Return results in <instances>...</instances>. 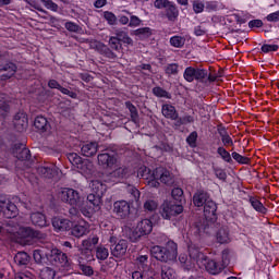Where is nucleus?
I'll return each mask as SVG.
<instances>
[{
    "instance_id": "c85d7f7f",
    "label": "nucleus",
    "mask_w": 279,
    "mask_h": 279,
    "mask_svg": "<svg viewBox=\"0 0 279 279\" xmlns=\"http://www.w3.org/2000/svg\"><path fill=\"white\" fill-rule=\"evenodd\" d=\"M90 189L93 193L98 195V197H102V195H106V192L108 191V185L99 180H94L90 183Z\"/></svg>"
},
{
    "instance_id": "680f3d73",
    "label": "nucleus",
    "mask_w": 279,
    "mask_h": 279,
    "mask_svg": "<svg viewBox=\"0 0 279 279\" xmlns=\"http://www.w3.org/2000/svg\"><path fill=\"white\" fill-rule=\"evenodd\" d=\"M279 49V46L278 45H269V44H264L262 47H260V51L263 53H271L272 51L276 52L278 51Z\"/></svg>"
},
{
    "instance_id": "a19ab883",
    "label": "nucleus",
    "mask_w": 279,
    "mask_h": 279,
    "mask_svg": "<svg viewBox=\"0 0 279 279\" xmlns=\"http://www.w3.org/2000/svg\"><path fill=\"white\" fill-rule=\"evenodd\" d=\"M110 256V252L104 245H99L96 247V258L98 260H106Z\"/></svg>"
},
{
    "instance_id": "393cba45",
    "label": "nucleus",
    "mask_w": 279,
    "mask_h": 279,
    "mask_svg": "<svg viewBox=\"0 0 279 279\" xmlns=\"http://www.w3.org/2000/svg\"><path fill=\"white\" fill-rule=\"evenodd\" d=\"M165 12H166V17L171 23H175V20L180 16V9H178V5L173 1H170L168 7H166Z\"/></svg>"
},
{
    "instance_id": "4d7b16f0",
    "label": "nucleus",
    "mask_w": 279,
    "mask_h": 279,
    "mask_svg": "<svg viewBox=\"0 0 279 279\" xmlns=\"http://www.w3.org/2000/svg\"><path fill=\"white\" fill-rule=\"evenodd\" d=\"M172 198L175 199V202H182L184 199V190L181 187H174L171 191Z\"/></svg>"
},
{
    "instance_id": "603ef678",
    "label": "nucleus",
    "mask_w": 279,
    "mask_h": 279,
    "mask_svg": "<svg viewBox=\"0 0 279 279\" xmlns=\"http://www.w3.org/2000/svg\"><path fill=\"white\" fill-rule=\"evenodd\" d=\"M192 8L194 14H202L205 10V2L201 0H194L192 1Z\"/></svg>"
},
{
    "instance_id": "f8f14e48",
    "label": "nucleus",
    "mask_w": 279,
    "mask_h": 279,
    "mask_svg": "<svg viewBox=\"0 0 279 279\" xmlns=\"http://www.w3.org/2000/svg\"><path fill=\"white\" fill-rule=\"evenodd\" d=\"M13 125L15 132H25L27 126L29 125V120L27 118V113L25 112H17L13 118Z\"/></svg>"
},
{
    "instance_id": "5fc2aeb1",
    "label": "nucleus",
    "mask_w": 279,
    "mask_h": 279,
    "mask_svg": "<svg viewBox=\"0 0 279 279\" xmlns=\"http://www.w3.org/2000/svg\"><path fill=\"white\" fill-rule=\"evenodd\" d=\"M87 202L94 206V208H97L99 206V204L101 203V196L95 194V192H93L92 194L87 195Z\"/></svg>"
},
{
    "instance_id": "09e8293b",
    "label": "nucleus",
    "mask_w": 279,
    "mask_h": 279,
    "mask_svg": "<svg viewBox=\"0 0 279 279\" xmlns=\"http://www.w3.org/2000/svg\"><path fill=\"white\" fill-rule=\"evenodd\" d=\"M180 65L178 63H168L165 68L166 75H178L180 73Z\"/></svg>"
},
{
    "instance_id": "4be33fe9",
    "label": "nucleus",
    "mask_w": 279,
    "mask_h": 279,
    "mask_svg": "<svg viewBox=\"0 0 279 279\" xmlns=\"http://www.w3.org/2000/svg\"><path fill=\"white\" fill-rule=\"evenodd\" d=\"M195 123V116H191L189 113H184L180 117V113L178 114V119L174 120L173 128L174 130H180L182 125H191Z\"/></svg>"
},
{
    "instance_id": "f03ea898",
    "label": "nucleus",
    "mask_w": 279,
    "mask_h": 279,
    "mask_svg": "<svg viewBox=\"0 0 279 279\" xmlns=\"http://www.w3.org/2000/svg\"><path fill=\"white\" fill-rule=\"evenodd\" d=\"M150 255L160 263H173L178 258V243L169 240L165 246H151Z\"/></svg>"
},
{
    "instance_id": "2eb2a0df",
    "label": "nucleus",
    "mask_w": 279,
    "mask_h": 279,
    "mask_svg": "<svg viewBox=\"0 0 279 279\" xmlns=\"http://www.w3.org/2000/svg\"><path fill=\"white\" fill-rule=\"evenodd\" d=\"M203 206L205 219L207 221H217V203L209 198Z\"/></svg>"
},
{
    "instance_id": "37998d69",
    "label": "nucleus",
    "mask_w": 279,
    "mask_h": 279,
    "mask_svg": "<svg viewBox=\"0 0 279 279\" xmlns=\"http://www.w3.org/2000/svg\"><path fill=\"white\" fill-rule=\"evenodd\" d=\"M231 158H233L238 165H250V162H252L250 157H245L236 151L231 153Z\"/></svg>"
},
{
    "instance_id": "e2e57ef3",
    "label": "nucleus",
    "mask_w": 279,
    "mask_h": 279,
    "mask_svg": "<svg viewBox=\"0 0 279 279\" xmlns=\"http://www.w3.org/2000/svg\"><path fill=\"white\" fill-rule=\"evenodd\" d=\"M220 265H223V269L230 265V252L228 250H223L221 254V262Z\"/></svg>"
},
{
    "instance_id": "79ce46f5",
    "label": "nucleus",
    "mask_w": 279,
    "mask_h": 279,
    "mask_svg": "<svg viewBox=\"0 0 279 279\" xmlns=\"http://www.w3.org/2000/svg\"><path fill=\"white\" fill-rule=\"evenodd\" d=\"M153 95L155 97H159L163 99H171V94L160 86H156L153 88Z\"/></svg>"
},
{
    "instance_id": "1a4fd4ad",
    "label": "nucleus",
    "mask_w": 279,
    "mask_h": 279,
    "mask_svg": "<svg viewBox=\"0 0 279 279\" xmlns=\"http://www.w3.org/2000/svg\"><path fill=\"white\" fill-rule=\"evenodd\" d=\"M0 210L4 219H14L19 215V207L9 198L0 199Z\"/></svg>"
},
{
    "instance_id": "13d9d810",
    "label": "nucleus",
    "mask_w": 279,
    "mask_h": 279,
    "mask_svg": "<svg viewBox=\"0 0 279 279\" xmlns=\"http://www.w3.org/2000/svg\"><path fill=\"white\" fill-rule=\"evenodd\" d=\"M173 268L169 266H162L161 267V278L162 279H173Z\"/></svg>"
},
{
    "instance_id": "9b49d317",
    "label": "nucleus",
    "mask_w": 279,
    "mask_h": 279,
    "mask_svg": "<svg viewBox=\"0 0 279 279\" xmlns=\"http://www.w3.org/2000/svg\"><path fill=\"white\" fill-rule=\"evenodd\" d=\"M112 213L119 219H128L130 217V204L128 201H116L113 203Z\"/></svg>"
},
{
    "instance_id": "cd10ccee",
    "label": "nucleus",
    "mask_w": 279,
    "mask_h": 279,
    "mask_svg": "<svg viewBox=\"0 0 279 279\" xmlns=\"http://www.w3.org/2000/svg\"><path fill=\"white\" fill-rule=\"evenodd\" d=\"M70 230H71L72 236H75L76 239H81V236H84V234H86L88 232V227L86 226L85 221L80 222L74 226L72 222V227Z\"/></svg>"
},
{
    "instance_id": "423d86ee",
    "label": "nucleus",
    "mask_w": 279,
    "mask_h": 279,
    "mask_svg": "<svg viewBox=\"0 0 279 279\" xmlns=\"http://www.w3.org/2000/svg\"><path fill=\"white\" fill-rule=\"evenodd\" d=\"M48 265H60L61 267H71L69 256L60 248H51L48 251Z\"/></svg>"
},
{
    "instance_id": "864d4df0",
    "label": "nucleus",
    "mask_w": 279,
    "mask_h": 279,
    "mask_svg": "<svg viewBox=\"0 0 279 279\" xmlns=\"http://www.w3.org/2000/svg\"><path fill=\"white\" fill-rule=\"evenodd\" d=\"M205 3V12H217L219 10V1L210 0L204 1Z\"/></svg>"
},
{
    "instance_id": "ea45409f",
    "label": "nucleus",
    "mask_w": 279,
    "mask_h": 279,
    "mask_svg": "<svg viewBox=\"0 0 279 279\" xmlns=\"http://www.w3.org/2000/svg\"><path fill=\"white\" fill-rule=\"evenodd\" d=\"M125 108L129 109V111H130L131 121H133V123H137L138 122V109H136V106H134V104H132V101L128 100V101H125Z\"/></svg>"
},
{
    "instance_id": "4c0bfd02",
    "label": "nucleus",
    "mask_w": 279,
    "mask_h": 279,
    "mask_svg": "<svg viewBox=\"0 0 279 279\" xmlns=\"http://www.w3.org/2000/svg\"><path fill=\"white\" fill-rule=\"evenodd\" d=\"M31 260V257L27 253L25 252H19L16 253V255L14 256V263H16V265L20 266H25L28 265Z\"/></svg>"
},
{
    "instance_id": "2f4dec72",
    "label": "nucleus",
    "mask_w": 279,
    "mask_h": 279,
    "mask_svg": "<svg viewBox=\"0 0 279 279\" xmlns=\"http://www.w3.org/2000/svg\"><path fill=\"white\" fill-rule=\"evenodd\" d=\"M98 51L100 56H104V58H107L108 60H117L118 58L117 52H114L110 46H106V44H101Z\"/></svg>"
},
{
    "instance_id": "4468645a",
    "label": "nucleus",
    "mask_w": 279,
    "mask_h": 279,
    "mask_svg": "<svg viewBox=\"0 0 279 279\" xmlns=\"http://www.w3.org/2000/svg\"><path fill=\"white\" fill-rule=\"evenodd\" d=\"M151 230H154V222H151L149 219H143L137 223L135 234L138 239H141V236L151 234Z\"/></svg>"
},
{
    "instance_id": "6e6d98bb",
    "label": "nucleus",
    "mask_w": 279,
    "mask_h": 279,
    "mask_svg": "<svg viewBox=\"0 0 279 279\" xmlns=\"http://www.w3.org/2000/svg\"><path fill=\"white\" fill-rule=\"evenodd\" d=\"M105 21H107L108 25H117V15L111 11H105L102 14Z\"/></svg>"
},
{
    "instance_id": "a878e982",
    "label": "nucleus",
    "mask_w": 279,
    "mask_h": 279,
    "mask_svg": "<svg viewBox=\"0 0 279 279\" xmlns=\"http://www.w3.org/2000/svg\"><path fill=\"white\" fill-rule=\"evenodd\" d=\"M248 204H251L252 208L256 211L259 213L260 215H267V213H269V210L267 209V207H265V205L263 204V202H260V199H258L257 196H248Z\"/></svg>"
},
{
    "instance_id": "20e7f679",
    "label": "nucleus",
    "mask_w": 279,
    "mask_h": 279,
    "mask_svg": "<svg viewBox=\"0 0 279 279\" xmlns=\"http://www.w3.org/2000/svg\"><path fill=\"white\" fill-rule=\"evenodd\" d=\"M206 77H208V70L202 68L187 66L183 72V80L190 84L193 82L202 84L206 81Z\"/></svg>"
},
{
    "instance_id": "b1692460",
    "label": "nucleus",
    "mask_w": 279,
    "mask_h": 279,
    "mask_svg": "<svg viewBox=\"0 0 279 279\" xmlns=\"http://www.w3.org/2000/svg\"><path fill=\"white\" fill-rule=\"evenodd\" d=\"M97 149H99L97 142H89L81 147V154L85 156V158H93V156L97 154Z\"/></svg>"
},
{
    "instance_id": "5701e85b",
    "label": "nucleus",
    "mask_w": 279,
    "mask_h": 279,
    "mask_svg": "<svg viewBox=\"0 0 279 279\" xmlns=\"http://www.w3.org/2000/svg\"><path fill=\"white\" fill-rule=\"evenodd\" d=\"M161 114L165 117V119H170V121H175L178 119V109H175V106L171 104H163L161 106Z\"/></svg>"
},
{
    "instance_id": "774afa93",
    "label": "nucleus",
    "mask_w": 279,
    "mask_h": 279,
    "mask_svg": "<svg viewBox=\"0 0 279 279\" xmlns=\"http://www.w3.org/2000/svg\"><path fill=\"white\" fill-rule=\"evenodd\" d=\"M268 23H278L279 22V11L272 12L266 16Z\"/></svg>"
},
{
    "instance_id": "bb28decb",
    "label": "nucleus",
    "mask_w": 279,
    "mask_h": 279,
    "mask_svg": "<svg viewBox=\"0 0 279 279\" xmlns=\"http://www.w3.org/2000/svg\"><path fill=\"white\" fill-rule=\"evenodd\" d=\"M34 126L38 132H47L48 130H51V124L49 123V120H47L44 116H37L34 121Z\"/></svg>"
},
{
    "instance_id": "7c9ffc66",
    "label": "nucleus",
    "mask_w": 279,
    "mask_h": 279,
    "mask_svg": "<svg viewBox=\"0 0 279 279\" xmlns=\"http://www.w3.org/2000/svg\"><path fill=\"white\" fill-rule=\"evenodd\" d=\"M21 147H23V144H15L17 160H22V161L31 160L32 151L29 150V148L24 147L21 149Z\"/></svg>"
},
{
    "instance_id": "6ab92c4d",
    "label": "nucleus",
    "mask_w": 279,
    "mask_h": 279,
    "mask_svg": "<svg viewBox=\"0 0 279 279\" xmlns=\"http://www.w3.org/2000/svg\"><path fill=\"white\" fill-rule=\"evenodd\" d=\"M48 87H50L51 89L59 90L60 93H62V95H66L68 97H71V99H77V93L72 92L66 87H62V85H60V83L54 78H51L48 81Z\"/></svg>"
},
{
    "instance_id": "72a5a7b5",
    "label": "nucleus",
    "mask_w": 279,
    "mask_h": 279,
    "mask_svg": "<svg viewBox=\"0 0 279 279\" xmlns=\"http://www.w3.org/2000/svg\"><path fill=\"white\" fill-rule=\"evenodd\" d=\"M113 37L118 38V40L122 45H134V40L132 39V37H130L128 32H125V31H117L116 35Z\"/></svg>"
},
{
    "instance_id": "3c124183",
    "label": "nucleus",
    "mask_w": 279,
    "mask_h": 279,
    "mask_svg": "<svg viewBox=\"0 0 279 279\" xmlns=\"http://www.w3.org/2000/svg\"><path fill=\"white\" fill-rule=\"evenodd\" d=\"M158 209V203L154 199H148L144 203L145 213H156Z\"/></svg>"
},
{
    "instance_id": "8fccbe9b",
    "label": "nucleus",
    "mask_w": 279,
    "mask_h": 279,
    "mask_svg": "<svg viewBox=\"0 0 279 279\" xmlns=\"http://www.w3.org/2000/svg\"><path fill=\"white\" fill-rule=\"evenodd\" d=\"M78 269L82 270L83 276H93L95 274L90 266L82 263V257L78 258Z\"/></svg>"
},
{
    "instance_id": "e433bc0d",
    "label": "nucleus",
    "mask_w": 279,
    "mask_h": 279,
    "mask_svg": "<svg viewBox=\"0 0 279 279\" xmlns=\"http://www.w3.org/2000/svg\"><path fill=\"white\" fill-rule=\"evenodd\" d=\"M108 46L112 51H116V53L123 51V44L114 36L109 37Z\"/></svg>"
},
{
    "instance_id": "39448f33",
    "label": "nucleus",
    "mask_w": 279,
    "mask_h": 279,
    "mask_svg": "<svg viewBox=\"0 0 279 279\" xmlns=\"http://www.w3.org/2000/svg\"><path fill=\"white\" fill-rule=\"evenodd\" d=\"M59 197L61 202L69 204L72 206V208H75L82 204V196H80V192L71 187H63L59 194Z\"/></svg>"
},
{
    "instance_id": "6e6552de",
    "label": "nucleus",
    "mask_w": 279,
    "mask_h": 279,
    "mask_svg": "<svg viewBox=\"0 0 279 279\" xmlns=\"http://www.w3.org/2000/svg\"><path fill=\"white\" fill-rule=\"evenodd\" d=\"M184 207L182 205L165 202L161 207V217L163 219H171V217H178V215H182Z\"/></svg>"
},
{
    "instance_id": "a18cd8bd",
    "label": "nucleus",
    "mask_w": 279,
    "mask_h": 279,
    "mask_svg": "<svg viewBox=\"0 0 279 279\" xmlns=\"http://www.w3.org/2000/svg\"><path fill=\"white\" fill-rule=\"evenodd\" d=\"M0 88L3 86L0 85ZM0 110L2 112H10V102L8 101V95L0 92Z\"/></svg>"
},
{
    "instance_id": "338daca9",
    "label": "nucleus",
    "mask_w": 279,
    "mask_h": 279,
    "mask_svg": "<svg viewBox=\"0 0 279 279\" xmlns=\"http://www.w3.org/2000/svg\"><path fill=\"white\" fill-rule=\"evenodd\" d=\"M15 279H36V277L31 271H24V272H17L15 275Z\"/></svg>"
},
{
    "instance_id": "c756f323",
    "label": "nucleus",
    "mask_w": 279,
    "mask_h": 279,
    "mask_svg": "<svg viewBox=\"0 0 279 279\" xmlns=\"http://www.w3.org/2000/svg\"><path fill=\"white\" fill-rule=\"evenodd\" d=\"M193 255H186V253H181L179 255V263L181 265V268L184 269V271H191V269H193V267H195V263H193V260H191V257Z\"/></svg>"
},
{
    "instance_id": "bf43d9fd",
    "label": "nucleus",
    "mask_w": 279,
    "mask_h": 279,
    "mask_svg": "<svg viewBox=\"0 0 279 279\" xmlns=\"http://www.w3.org/2000/svg\"><path fill=\"white\" fill-rule=\"evenodd\" d=\"M64 27L68 32H72L73 34H77L82 29L75 22H65Z\"/></svg>"
},
{
    "instance_id": "0eeeda50",
    "label": "nucleus",
    "mask_w": 279,
    "mask_h": 279,
    "mask_svg": "<svg viewBox=\"0 0 279 279\" xmlns=\"http://www.w3.org/2000/svg\"><path fill=\"white\" fill-rule=\"evenodd\" d=\"M17 234L26 241H45V239H47V233L34 230L31 227H21L17 231Z\"/></svg>"
},
{
    "instance_id": "7ed1b4c3",
    "label": "nucleus",
    "mask_w": 279,
    "mask_h": 279,
    "mask_svg": "<svg viewBox=\"0 0 279 279\" xmlns=\"http://www.w3.org/2000/svg\"><path fill=\"white\" fill-rule=\"evenodd\" d=\"M193 258L196 263H202L206 271L211 276H218V274H221L225 269L220 262L208 258V256L204 255V253H201L199 251H196V255L193 256Z\"/></svg>"
},
{
    "instance_id": "f257e3e1",
    "label": "nucleus",
    "mask_w": 279,
    "mask_h": 279,
    "mask_svg": "<svg viewBox=\"0 0 279 279\" xmlns=\"http://www.w3.org/2000/svg\"><path fill=\"white\" fill-rule=\"evenodd\" d=\"M137 175L138 178H143V180H148V186H151L153 189H158V186H160V182L162 184H173L171 171L162 167L156 168L153 172L147 167L140 168Z\"/></svg>"
},
{
    "instance_id": "c9c22d12",
    "label": "nucleus",
    "mask_w": 279,
    "mask_h": 279,
    "mask_svg": "<svg viewBox=\"0 0 279 279\" xmlns=\"http://www.w3.org/2000/svg\"><path fill=\"white\" fill-rule=\"evenodd\" d=\"M217 154H218V156H220V158H221V160H223V162H227L228 165H232L234 162L232 160V154L230 155V151H228V149H226V147L219 146L217 148Z\"/></svg>"
},
{
    "instance_id": "f3484780",
    "label": "nucleus",
    "mask_w": 279,
    "mask_h": 279,
    "mask_svg": "<svg viewBox=\"0 0 279 279\" xmlns=\"http://www.w3.org/2000/svg\"><path fill=\"white\" fill-rule=\"evenodd\" d=\"M52 227L54 228L56 232H69V230L73 228V222L65 218H53Z\"/></svg>"
},
{
    "instance_id": "de8ad7c7",
    "label": "nucleus",
    "mask_w": 279,
    "mask_h": 279,
    "mask_svg": "<svg viewBox=\"0 0 279 279\" xmlns=\"http://www.w3.org/2000/svg\"><path fill=\"white\" fill-rule=\"evenodd\" d=\"M134 36H138V38H149L151 36L150 27H142L137 28L133 32Z\"/></svg>"
},
{
    "instance_id": "052dcab7",
    "label": "nucleus",
    "mask_w": 279,
    "mask_h": 279,
    "mask_svg": "<svg viewBox=\"0 0 279 279\" xmlns=\"http://www.w3.org/2000/svg\"><path fill=\"white\" fill-rule=\"evenodd\" d=\"M214 173L216 178H218V180H221L222 182H226V180H228V173H226V170H223L222 168H214Z\"/></svg>"
},
{
    "instance_id": "473e14b6",
    "label": "nucleus",
    "mask_w": 279,
    "mask_h": 279,
    "mask_svg": "<svg viewBox=\"0 0 279 279\" xmlns=\"http://www.w3.org/2000/svg\"><path fill=\"white\" fill-rule=\"evenodd\" d=\"M38 173L43 175V178H47L48 180H51L58 175V169L56 167H40L38 168Z\"/></svg>"
},
{
    "instance_id": "f704fd0d",
    "label": "nucleus",
    "mask_w": 279,
    "mask_h": 279,
    "mask_svg": "<svg viewBox=\"0 0 279 279\" xmlns=\"http://www.w3.org/2000/svg\"><path fill=\"white\" fill-rule=\"evenodd\" d=\"M216 239L221 245L230 243V231L226 228H220L216 233Z\"/></svg>"
},
{
    "instance_id": "9d476101",
    "label": "nucleus",
    "mask_w": 279,
    "mask_h": 279,
    "mask_svg": "<svg viewBox=\"0 0 279 279\" xmlns=\"http://www.w3.org/2000/svg\"><path fill=\"white\" fill-rule=\"evenodd\" d=\"M98 165L104 169H112L117 165V153L105 150L98 155Z\"/></svg>"
},
{
    "instance_id": "58836bf2",
    "label": "nucleus",
    "mask_w": 279,
    "mask_h": 279,
    "mask_svg": "<svg viewBox=\"0 0 279 279\" xmlns=\"http://www.w3.org/2000/svg\"><path fill=\"white\" fill-rule=\"evenodd\" d=\"M171 47H175V49H182L184 45H186V38L180 35H174L170 38Z\"/></svg>"
},
{
    "instance_id": "a211bd4d",
    "label": "nucleus",
    "mask_w": 279,
    "mask_h": 279,
    "mask_svg": "<svg viewBox=\"0 0 279 279\" xmlns=\"http://www.w3.org/2000/svg\"><path fill=\"white\" fill-rule=\"evenodd\" d=\"M210 199V194L205 190H197L193 195V204L202 208Z\"/></svg>"
},
{
    "instance_id": "ddd939ff",
    "label": "nucleus",
    "mask_w": 279,
    "mask_h": 279,
    "mask_svg": "<svg viewBox=\"0 0 279 279\" xmlns=\"http://www.w3.org/2000/svg\"><path fill=\"white\" fill-rule=\"evenodd\" d=\"M16 63L8 61L4 64H0V81L5 82L11 80L14 73H16Z\"/></svg>"
},
{
    "instance_id": "412c9836",
    "label": "nucleus",
    "mask_w": 279,
    "mask_h": 279,
    "mask_svg": "<svg viewBox=\"0 0 279 279\" xmlns=\"http://www.w3.org/2000/svg\"><path fill=\"white\" fill-rule=\"evenodd\" d=\"M31 221L36 228H47V226H49L47 216L40 211L33 213L31 215Z\"/></svg>"
},
{
    "instance_id": "dca6fc26",
    "label": "nucleus",
    "mask_w": 279,
    "mask_h": 279,
    "mask_svg": "<svg viewBox=\"0 0 279 279\" xmlns=\"http://www.w3.org/2000/svg\"><path fill=\"white\" fill-rule=\"evenodd\" d=\"M110 250L114 258L124 257L128 254V240H119L117 244L111 245Z\"/></svg>"
},
{
    "instance_id": "49530a36",
    "label": "nucleus",
    "mask_w": 279,
    "mask_h": 279,
    "mask_svg": "<svg viewBox=\"0 0 279 279\" xmlns=\"http://www.w3.org/2000/svg\"><path fill=\"white\" fill-rule=\"evenodd\" d=\"M198 136L199 135L197 134V131H193L187 135L185 142L189 145V147H192V149H195V147H197Z\"/></svg>"
},
{
    "instance_id": "69168bd1",
    "label": "nucleus",
    "mask_w": 279,
    "mask_h": 279,
    "mask_svg": "<svg viewBox=\"0 0 279 279\" xmlns=\"http://www.w3.org/2000/svg\"><path fill=\"white\" fill-rule=\"evenodd\" d=\"M171 1L170 0H155L154 7L157 10H166Z\"/></svg>"
},
{
    "instance_id": "c03bdc74",
    "label": "nucleus",
    "mask_w": 279,
    "mask_h": 279,
    "mask_svg": "<svg viewBox=\"0 0 279 279\" xmlns=\"http://www.w3.org/2000/svg\"><path fill=\"white\" fill-rule=\"evenodd\" d=\"M41 279H53L56 278V270L51 267H44L39 272Z\"/></svg>"
},
{
    "instance_id": "0e129e2a",
    "label": "nucleus",
    "mask_w": 279,
    "mask_h": 279,
    "mask_svg": "<svg viewBox=\"0 0 279 279\" xmlns=\"http://www.w3.org/2000/svg\"><path fill=\"white\" fill-rule=\"evenodd\" d=\"M47 10L51 12H58V4L53 0H40Z\"/></svg>"
},
{
    "instance_id": "aec40b11",
    "label": "nucleus",
    "mask_w": 279,
    "mask_h": 279,
    "mask_svg": "<svg viewBox=\"0 0 279 279\" xmlns=\"http://www.w3.org/2000/svg\"><path fill=\"white\" fill-rule=\"evenodd\" d=\"M33 258L37 265H49V250L37 248L33 252Z\"/></svg>"
}]
</instances>
